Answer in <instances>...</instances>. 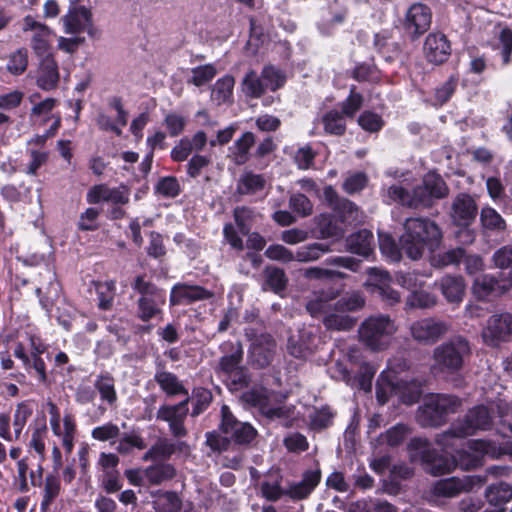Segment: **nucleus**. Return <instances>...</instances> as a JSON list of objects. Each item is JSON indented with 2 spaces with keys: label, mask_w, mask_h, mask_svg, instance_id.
I'll return each instance as SVG.
<instances>
[{
  "label": "nucleus",
  "mask_w": 512,
  "mask_h": 512,
  "mask_svg": "<svg viewBox=\"0 0 512 512\" xmlns=\"http://www.w3.org/2000/svg\"><path fill=\"white\" fill-rule=\"evenodd\" d=\"M421 385L410 373L406 360L394 358L377 380L376 397L381 404H385L392 395L406 404H413L420 398Z\"/></svg>",
  "instance_id": "1"
},
{
  "label": "nucleus",
  "mask_w": 512,
  "mask_h": 512,
  "mask_svg": "<svg viewBox=\"0 0 512 512\" xmlns=\"http://www.w3.org/2000/svg\"><path fill=\"white\" fill-rule=\"evenodd\" d=\"M449 189L443 179L435 173H427L422 183L410 187L407 179L387 188L384 200L399 203L410 208L430 207L435 200L448 195Z\"/></svg>",
  "instance_id": "2"
},
{
  "label": "nucleus",
  "mask_w": 512,
  "mask_h": 512,
  "mask_svg": "<svg viewBox=\"0 0 512 512\" xmlns=\"http://www.w3.org/2000/svg\"><path fill=\"white\" fill-rule=\"evenodd\" d=\"M442 240L439 227L428 219L410 218L404 224V233L400 237L401 248L412 260H418L426 252L437 249Z\"/></svg>",
  "instance_id": "3"
},
{
  "label": "nucleus",
  "mask_w": 512,
  "mask_h": 512,
  "mask_svg": "<svg viewBox=\"0 0 512 512\" xmlns=\"http://www.w3.org/2000/svg\"><path fill=\"white\" fill-rule=\"evenodd\" d=\"M493 416L489 408L479 405L468 411L462 420L454 422L451 428L437 438V443L448 452L454 449L457 442L471 436L480 430H488L491 427Z\"/></svg>",
  "instance_id": "4"
},
{
  "label": "nucleus",
  "mask_w": 512,
  "mask_h": 512,
  "mask_svg": "<svg viewBox=\"0 0 512 512\" xmlns=\"http://www.w3.org/2000/svg\"><path fill=\"white\" fill-rule=\"evenodd\" d=\"M469 354V342L462 336L452 337L434 348L431 372L434 375H453L462 369Z\"/></svg>",
  "instance_id": "5"
},
{
  "label": "nucleus",
  "mask_w": 512,
  "mask_h": 512,
  "mask_svg": "<svg viewBox=\"0 0 512 512\" xmlns=\"http://www.w3.org/2000/svg\"><path fill=\"white\" fill-rule=\"evenodd\" d=\"M338 296V292L332 289L328 291L315 292L307 302L306 308L314 318L322 317L323 323L327 329L349 330L355 324V319L335 309L333 300Z\"/></svg>",
  "instance_id": "6"
},
{
  "label": "nucleus",
  "mask_w": 512,
  "mask_h": 512,
  "mask_svg": "<svg viewBox=\"0 0 512 512\" xmlns=\"http://www.w3.org/2000/svg\"><path fill=\"white\" fill-rule=\"evenodd\" d=\"M504 455L512 457V442L501 446L492 440L474 439L467 441L466 448L457 450L454 459L462 470H472L483 465L485 456L498 459Z\"/></svg>",
  "instance_id": "7"
},
{
  "label": "nucleus",
  "mask_w": 512,
  "mask_h": 512,
  "mask_svg": "<svg viewBox=\"0 0 512 512\" xmlns=\"http://www.w3.org/2000/svg\"><path fill=\"white\" fill-rule=\"evenodd\" d=\"M394 320L387 315H375L365 319L359 327V339L373 351L387 349L397 332Z\"/></svg>",
  "instance_id": "8"
},
{
  "label": "nucleus",
  "mask_w": 512,
  "mask_h": 512,
  "mask_svg": "<svg viewBox=\"0 0 512 512\" xmlns=\"http://www.w3.org/2000/svg\"><path fill=\"white\" fill-rule=\"evenodd\" d=\"M409 453L413 462L421 463L427 472L435 476L450 473L457 467L454 457L448 459L436 455L426 439H413L409 444Z\"/></svg>",
  "instance_id": "9"
},
{
  "label": "nucleus",
  "mask_w": 512,
  "mask_h": 512,
  "mask_svg": "<svg viewBox=\"0 0 512 512\" xmlns=\"http://www.w3.org/2000/svg\"><path fill=\"white\" fill-rule=\"evenodd\" d=\"M460 405V401L444 394H432L424 399L419 408L418 421L422 426H438L444 422L445 417Z\"/></svg>",
  "instance_id": "10"
},
{
  "label": "nucleus",
  "mask_w": 512,
  "mask_h": 512,
  "mask_svg": "<svg viewBox=\"0 0 512 512\" xmlns=\"http://www.w3.org/2000/svg\"><path fill=\"white\" fill-rule=\"evenodd\" d=\"M450 325L441 319L427 317L416 320L409 327L410 335L418 343L432 345L445 336Z\"/></svg>",
  "instance_id": "11"
},
{
  "label": "nucleus",
  "mask_w": 512,
  "mask_h": 512,
  "mask_svg": "<svg viewBox=\"0 0 512 512\" xmlns=\"http://www.w3.org/2000/svg\"><path fill=\"white\" fill-rule=\"evenodd\" d=\"M27 348L30 350V356L26 353V347L23 343H18L13 351L14 356L20 359L23 366L28 370L33 368L40 381L46 379V366L41 355L45 352L46 346L39 337L30 335Z\"/></svg>",
  "instance_id": "12"
},
{
  "label": "nucleus",
  "mask_w": 512,
  "mask_h": 512,
  "mask_svg": "<svg viewBox=\"0 0 512 512\" xmlns=\"http://www.w3.org/2000/svg\"><path fill=\"white\" fill-rule=\"evenodd\" d=\"M486 482V476L470 475L463 478L451 477L437 481L432 487L433 495L452 498L460 493L470 492Z\"/></svg>",
  "instance_id": "13"
},
{
  "label": "nucleus",
  "mask_w": 512,
  "mask_h": 512,
  "mask_svg": "<svg viewBox=\"0 0 512 512\" xmlns=\"http://www.w3.org/2000/svg\"><path fill=\"white\" fill-rule=\"evenodd\" d=\"M483 341L489 346H498L512 338V314L496 313L489 317L482 331Z\"/></svg>",
  "instance_id": "14"
},
{
  "label": "nucleus",
  "mask_w": 512,
  "mask_h": 512,
  "mask_svg": "<svg viewBox=\"0 0 512 512\" xmlns=\"http://www.w3.org/2000/svg\"><path fill=\"white\" fill-rule=\"evenodd\" d=\"M22 30L31 32V48L39 58L52 56L51 44L53 31L45 24L35 20L32 16L23 19Z\"/></svg>",
  "instance_id": "15"
},
{
  "label": "nucleus",
  "mask_w": 512,
  "mask_h": 512,
  "mask_svg": "<svg viewBox=\"0 0 512 512\" xmlns=\"http://www.w3.org/2000/svg\"><path fill=\"white\" fill-rule=\"evenodd\" d=\"M368 278L364 287L371 293H377L382 300L390 305L400 302L401 296L398 291L391 288L392 277L386 270L380 268H370L367 271Z\"/></svg>",
  "instance_id": "16"
},
{
  "label": "nucleus",
  "mask_w": 512,
  "mask_h": 512,
  "mask_svg": "<svg viewBox=\"0 0 512 512\" xmlns=\"http://www.w3.org/2000/svg\"><path fill=\"white\" fill-rule=\"evenodd\" d=\"M221 414L222 421L220 428L225 435V440L232 439L242 444L249 443L255 438L256 430L249 423L237 421L228 406H222Z\"/></svg>",
  "instance_id": "17"
},
{
  "label": "nucleus",
  "mask_w": 512,
  "mask_h": 512,
  "mask_svg": "<svg viewBox=\"0 0 512 512\" xmlns=\"http://www.w3.org/2000/svg\"><path fill=\"white\" fill-rule=\"evenodd\" d=\"M245 403L258 407L260 412L269 419L287 420L290 417V409L284 406H275L263 389H252L242 395Z\"/></svg>",
  "instance_id": "18"
},
{
  "label": "nucleus",
  "mask_w": 512,
  "mask_h": 512,
  "mask_svg": "<svg viewBox=\"0 0 512 512\" xmlns=\"http://www.w3.org/2000/svg\"><path fill=\"white\" fill-rule=\"evenodd\" d=\"M431 19V10L422 3H415L406 12L404 30L410 37L418 38L429 29Z\"/></svg>",
  "instance_id": "19"
},
{
  "label": "nucleus",
  "mask_w": 512,
  "mask_h": 512,
  "mask_svg": "<svg viewBox=\"0 0 512 512\" xmlns=\"http://www.w3.org/2000/svg\"><path fill=\"white\" fill-rule=\"evenodd\" d=\"M478 211L475 200L469 194H458L452 203L451 217L458 226L467 227L476 218Z\"/></svg>",
  "instance_id": "20"
},
{
  "label": "nucleus",
  "mask_w": 512,
  "mask_h": 512,
  "mask_svg": "<svg viewBox=\"0 0 512 512\" xmlns=\"http://www.w3.org/2000/svg\"><path fill=\"white\" fill-rule=\"evenodd\" d=\"M61 21L67 34H78L84 31L90 32L92 15L90 10L84 6H71Z\"/></svg>",
  "instance_id": "21"
},
{
  "label": "nucleus",
  "mask_w": 512,
  "mask_h": 512,
  "mask_svg": "<svg viewBox=\"0 0 512 512\" xmlns=\"http://www.w3.org/2000/svg\"><path fill=\"white\" fill-rule=\"evenodd\" d=\"M188 399L173 406H163L157 412V418L169 423L172 433L177 437L186 435L183 422L188 413Z\"/></svg>",
  "instance_id": "22"
},
{
  "label": "nucleus",
  "mask_w": 512,
  "mask_h": 512,
  "mask_svg": "<svg viewBox=\"0 0 512 512\" xmlns=\"http://www.w3.org/2000/svg\"><path fill=\"white\" fill-rule=\"evenodd\" d=\"M423 50L429 62L441 64L448 59L451 46L444 34L434 32L426 37Z\"/></svg>",
  "instance_id": "23"
},
{
  "label": "nucleus",
  "mask_w": 512,
  "mask_h": 512,
  "mask_svg": "<svg viewBox=\"0 0 512 512\" xmlns=\"http://www.w3.org/2000/svg\"><path fill=\"white\" fill-rule=\"evenodd\" d=\"M50 428L53 435L61 441L66 454H71L74 449L77 433V425L74 416L70 412H66L63 418L50 426Z\"/></svg>",
  "instance_id": "24"
},
{
  "label": "nucleus",
  "mask_w": 512,
  "mask_h": 512,
  "mask_svg": "<svg viewBox=\"0 0 512 512\" xmlns=\"http://www.w3.org/2000/svg\"><path fill=\"white\" fill-rule=\"evenodd\" d=\"M211 296V292L200 286L177 284L171 290L170 304H190L194 301L208 299Z\"/></svg>",
  "instance_id": "25"
},
{
  "label": "nucleus",
  "mask_w": 512,
  "mask_h": 512,
  "mask_svg": "<svg viewBox=\"0 0 512 512\" xmlns=\"http://www.w3.org/2000/svg\"><path fill=\"white\" fill-rule=\"evenodd\" d=\"M321 472L319 469L308 470L303 474L299 482L290 483L286 489V495L294 500L308 497L319 484Z\"/></svg>",
  "instance_id": "26"
},
{
  "label": "nucleus",
  "mask_w": 512,
  "mask_h": 512,
  "mask_svg": "<svg viewBox=\"0 0 512 512\" xmlns=\"http://www.w3.org/2000/svg\"><path fill=\"white\" fill-rule=\"evenodd\" d=\"M276 343L270 335H261L251 345L252 361L260 368L267 366L275 353Z\"/></svg>",
  "instance_id": "27"
},
{
  "label": "nucleus",
  "mask_w": 512,
  "mask_h": 512,
  "mask_svg": "<svg viewBox=\"0 0 512 512\" xmlns=\"http://www.w3.org/2000/svg\"><path fill=\"white\" fill-rule=\"evenodd\" d=\"M59 82L58 65L53 56L41 57L36 76L38 87L43 90H51Z\"/></svg>",
  "instance_id": "28"
},
{
  "label": "nucleus",
  "mask_w": 512,
  "mask_h": 512,
  "mask_svg": "<svg viewBox=\"0 0 512 512\" xmlns=\"http://www.w3.org/2000/svg\"><path fill=\"white\" fill-rule=\"evenodd\" d=\"M508 290V285L504 281H498L489 275H481L477 277L473 283V294L481 300H485L490 296L501 295Z\"/></svg>",
  "instance_id": "29"
},
{
  "label": "nucleus",
  "mask_w": 512,
  "mask_h": 512,
  "mask_svg": "<svg viewBox=\"0 0 512 512\" xmlns=\"http://www.w3.org/2000/svg\"><path fill=\"white\" fill-rule=\"evenodd\" d=\"M313 328H302L297 335H291L288 339L287 349L289 353L296 358H304L313 348L314 343Z\"/></svg>",
  "instance_id": "30"
},
{
  "label": "nucleus",
  "mask_w": 512,
  "mask_h": 512,
  "mask_svg": "<svg viewBox=\"0 0 512 512\" xmlns=\"http://www.w3.org/2000/svg\"><path fill=\"white\" fill-rule=\"evenodd\" d=\"M436 285L449 303L458 304L463 300L466 285L461 276L445 275Z\"/></svg>",
  "instance_id": "31"
},
{
  "label": "nucleus",
  "mask_w": 512,
  "mask_h": 512,
  "mask_svg": "<svg viewBox=\"0 0 512 512\" xmlns=\"http://www.w3.org/2000/svg\"><path fill=\"white\" fill-rule=\"evenodd\" d=\"M325 201L336 211L342 221L352 222L357 220V207L346 199H339L336 191L332 186H326L323 191Z\"/></svg>",
  "instance_id": "32"
},
{
  "label": "nucleus",
  "mask_w": 512,
  "mask_h": 512,
  "mask_svg": "<svg viewBox=\"0 0 512 512\" xmlns=\"http://www.w3.org/2000/svg\"><path fill=\"white\" fill-rule=\"evenodd\" d=\"M223 355L219 362L220 370L225 374L237 372L243 356V349L239 342H224L221 345Z\"/></svg>",
  "instance_id": "33"
},
{
  "label": "nucleus",
  "mask_w": 512,
  "mask_h": 512,
  "mask_svg": "<svg viewBox=\"0 0 512 512\" xmlns=\"http://www.w3.org/2000/svg\"><path fill=\"white\" fill-rule=\"evenodd\" d=\"M152 505L155 512H180L183 502L173 491H156L151 493Z\"/></svg>",
  "instance_id": "34"
},
{
  "label": "nucleus",
  "mask_w": 512,
  "mask_h": 512,
  "mask_svg": "<svg viewBox=\"0 0 512 512\" xmlns=\"http://www.w3.org/2000/svg\"><path fill=\"white\" fill-rule=\"evenodd\" d=\"M373 243V234L366 229L351 234L346 240L347 249L350 252L364 257L372 253Z\"/></svg>",
  "instance_id": "35"
},
{
  "label": "nucleus",
  "mask_w": 512,
  "mask_h": 512,
  "mask_svg": "<svg viewBox=\"0 0 512 512\" xmlns=\"http://www.w3.org/2000/svg\"><path fill=\"white\" fill-rule=\"evenodd\" d=\"M165 303V293L153 296H141L138 300V316L143 321H149L161 313V306Z\"/></svg>",
  "instance_id": "36"
},
{
  "label": "nucleus",
  "mask_w": 512,
  "mask_h": 512,
  "mask_svg": "<svg viewBox=\"0 0 512 512\" xmlns=\"http://www.w3.org/2000/svg\"><path fill=\"white\" fill-rule=\"evenodd\" d=\"M485 497L492 507L504 508L512 500V486L505 482L490 485L486 489Z\"/></svg>",
  "instance_id": "37"
},
{
  "label": "nucleus",
  "mask_w": 512,
  "mask_h": 512,
  "mask_svg": "<svg viewBox=\"0 0 512 512\" xmlns=\"http://www.w3.org/2000/svg\"><path fill=\"white\" fill-rule=\"evenodd\" d=\"M255 142V137L251 132H245L229 148V156L238 165L244 164L249 158V150Z\"/></svg>",
  "instance_id": "38"
},
{
  "label": "nucleus",
  "mask_w": 512,
  "mask_h": 512,
  "mask_svg": "<svg viewBox=\"0 0 512 512\" xmlns=\"http://www.w3.org/2000/svg\"><path fill=\"white\" fill-rule=\"evenodd\" d=\"M234 78L226 75L218 79L211 91V100L217 105L231 103L233 98Z\"/></svg>",
  "instance_id": "39"
},
{
  "label": "nucleus",
  "mask_w": 512,
  "mask_h": 512,
  "mask_svg": "<svg viewBox=\"0 0 512 512\" xmlns=\"http://www.w3.org/2000/svg\"><path fill=\"white\" fill-rule=\"evenodd\" d=\"M493 49L501 56V66L505 67L511 62L512 55V30L502 27L497 33Z\"/></svg>",
  "instance_id": "40"
},
{
  "label": "nucleus",
  "mask_w": 512,
  "mask_h": 512,
  "mask_svg": "<svg viewBox=\"0 0 512 512\" xmlns=\"http://www.w3.org/2000/svg\"><path fill=\"white\" fill-rule=\"evenodd\" d=\"M94 386L102 401L109 405H114L117 401V393L115 390L114 378L108 374H100L97 376Z\"/></svg>",
  "instance_id": "41"
},
{
  "label": "nucleus",
  "mask_w": 512,
  "mask_h": 512,
  "mask_svg": "<svg viewBox=\"0 0 512 512\" xmlns=\"http://www.w3.org/2000/svg\"><path fill=\"white\" fill-rule=\"evenodd\" d=\"M315 231L319 238H341L343 230L340 228L329 215L322 214L316 219Z\"/></svg>",
  "instance_id": "42"
},
{
  "label": "nucleus",
  "mask_w": 512,
  "mask_h": 512,
  "mask_svg": "<svg viewBox=\"0 0 512 512\" xmlns=\"http://www.w3.org/2000/svg\"><path fill=\"white\" fill-rule=\"evenodd\" d=\"M330 251V246L324 243H311L297 249L295 261L310 262L318 260L323 254Z\"/></svg>",
  "instance_id": "43"
},
{
  "label": "nucleus",
  "mask_w": 512,
  "mask_h": 512,
  "mask_svg": "<svg viewBox=\"0 0 512 512\" xmlns=\"http://www.w3.org/2000/svg\"><path fill=\"white\" fill-rule=\"evenodd\" d=\"M480 222L484 229L490 231H503L506 228V222L503 217L489 206L481 209Z\"/></svg>",
  "instance_id": "44"
},
{
  "label": "nucleus",
  "mask_w": 512,
  "mask_h": 512,
  "mask_svg": "<svg viewBox=\"0 0 512 512\" xmlns=\"http://www.w3.org/2000/svg\"><path fill=\"white\" fill-rule=\"evenodd\" d=\"M46 437L47 427L44 419L41 420L38 427L34 429L29 442L30 450H33L38 456L40 461L45 459L46 453Z\"/></svg>",
  "instance_id": "45"
},
{
  "label": "nucleus",
  "mask_w": 512,
  "mask_h": 512,
  "mask_svg": "<svg viewBox=\"0 0 512 512\" xmlns=\"http://www.w3.org/2000/svg\"><path fill=\"white\" fill-rule=\"evenodd\" d=\"M155 380L161 389L169 395L187 394L177 377L170 372L161 371L156 373Z\"/></svg>",
  "instance_id": "46"
},
{
  "label": "nucleus",
  "mask_w": 512,
  "mask_h": 512,
  "mask_svg": "<svg viewBox=\"0 0 512 512\" xmlns=\"http://www.w3.org/2000/svg\"><path fill=\"white\" fill-rule=\"evenodd\" d=\"M437 297L426 291H413L406 299L407 308L429 309L436 305Z\"/></svg>",
  "instance_id": "47"
},
{
  "label": "nucleus",
  "mask_w": 512,
  "mask_h": 512,
  "mask_svg": "<svg viewBox=\"0 0 512 512\" xmlns=\"http://www.w3.org/2000/svg\"><path fill=\"white\" fill-rule=\"evenodd\" d=\"M266 90L264 81L254 71L246 74L242 81V91L249 97L258 98Z\"/></svg>",
  "instance_id": "48"
},
{
  "label": "nucleus",
  "mask_w": 512,
  "mask_h": 512,
  "mask_svg": "<svg viewBox=\"0 0 512 512\" xmlns=\"http://www.w3.org/2000/svg\"><path fill=\"white\" fill-rule=\"evenodd\" d=\"M322 122L325 131L329 134L342 135L346 130L345 119L337 110L327 112L323 116Z\"/></svg>",
  "instance_id": "49"
},
{
  "label": "nucleus",
  "mask_w": 512,
  "mask_h": 512,
  "mask_svg": "<svg viewBox=\"0 0 512 512\" xmlns=\"http://www.w3.org/2000/svg\"><path fill=\"white\" fill-rule=\"evenodd\" d=\"M175 475V469L170 464L154 465L145 470V476L152 484H159L164 480L171 479Z\"/></svg>",
  "instance_id": "50"
},
{
  "label": "nucleus",
  "mask_w": 512,
  "mask_h": 512,
  "mask_svg": "<svg viewBox=\"0 0 512 512\" xmlns=\"http://www.w3.org/2000/svg\"><path fill=\"white\" fill-rule=\"evenodd\" d=\"M61 483L58 475L48 474L44 482V494L41 506L47 508L60 494Z\"/></svg>",
  "instance_id": "51"
},
{
  "label": "nucleus",
  "mask_w": 512,
  "mask_h": 512,
  "mask_svg": "<svg viewBox=\"0 0 512 512\" xmlns=\"http://www.w3.org/2000/svg\"><path fill=\"white\" fill-rule=\"evenodd\" d=\"M33 407L29 403H20L14 412L13 416V428L14 438L18 439L21 432L26 425L28 418L32 415Z\"/></svg>",
  "instance_id": "52"
},
{
  "label": "nucleus",
  "mask_w": 512,
  "mask_h": 512,
  "mask_svg": "<svg viewBox=\"0 0 512 512\" xmlns=\"http://www.w3.org/2000/svg\"><path fill=\"white\" fill-rule=\"evenodd\" d=\"M262 79L266 90L275 91L284 85L286 77L279 69L267 66L262 71Z\"/></svg>",
  "instance_id": "53"
},
{
  "label": "nucleus",
  "mask_w": 512,
  "mask_h": 512,
  "mask_svg": "<svg viewBox=\"0 0 512 512\" xmlns=\"http://www.w3.org/2000/svg\"><path fill=\"white\" fill-rule=\"evenodd\" d=\"M335 303V309L341 312L357 311L364 307L365 299L359 292H352Z\"/></svg>",
  "instance_id": "54"
},
{
  "label": "nucleus",
  "mask_w": 512,
  "mask_h": 512,
  "mask_svg": "<svg viewBox=\"0 0 512 512\" xmlns=\"http://www.w3.org/2000/svg\"><path fill=\"white\" fill-rule=\"evenodd\" d=\"M146 447L144 440L135 432L124 434L117 446V451L122 454H127L133 449L142 450Z\"/></svg>",
  "instance_id": "55"
},
{
  "label": "nucleus",
  "mask_w": 512,
  "mask_h": 512,
  "mask_svg": "<svg viewBox=\"0 0 512 512\" xmlns=\"http://www.w3.org/2000/svg\"><path fill=\"white\" fill-rule=\"evenodd\" d=\"M96 291L99 299V307L104 310L109 309L113 303L115 295V282H99L96 284Z\"/></svg>",
  "instance_id": "56"
},
{
  "label": "nucleus",
  "mask_w": 512,
  "mask_h": 512,
  "mask_svg": "<svg viewBox=\"0 0 512 512\" xmlns=\"http://www.w3.org/2000/svg\"><path fill=\"white\" fill-rule=\"evenodd\" d=\"M379 247L382 254L390 261L400 260V249L389 234L379 233Z\"/></svg>",
  "instance_id": "57"
},
{
  "label": "nucleus",
  "mask_w": 512,
  "mask_h": 512,
  "mask_svg": "<svg viewBox=\"0 0 512 512\" xmlns=\"http://www.w3.org/2000/svg\"><path fill=\"white\" fill-rule=\"evenodd\" d=\"M265 186V179L258 174L245 173L239 183V190L242 193H256Z\"/></svg>",
  "instance_id": "58"
},
{
  "label": "nucleus",
  "mask_w": 512,
  "mask_h": 512,
  "mask_svg": "<svg viewBox=\"0 0 512 512\" xmlns=\"http://www.w3.org/2000/svg\"><path fill=\"white\" fill-rule=\"evenodd\" d=\"M266 282L264 288H270L274 292H279L284 289L287 279L283 270L279 268H267L265 271Z\"/></svg>",
  "instance_id": "59"
},
{
  "label": "nucleus",
  "mask_w": 512,
  "mask_h": 512,
  "mask_svg": "<svg viewBox=\"0 0 512 512\" xmlns=\"http://www.w3.org/2000/svg\"><path fill=\"white\" fill-rule=\"evenodd\" d=\"M465 255L461 248L449 250L443 254L433 255L430 259L431 265L434 267H443L458 263Z\"/></svg>",
  "instance_id": "60"
},
{
  "label": "nucleus",
  "mask_w": 512,
  "mask_h": 512,
  "mask_svg": "<svg viewBox=\"0 0 512 512\" xmlns=\"http://www.w3.org/2000/svg\"><path fill=\"white\" fill-rule=\"evenodd\" d=\"M359 126L368 132H378L382 129L384 121L382 117L371 111H364L358 118Z\"/></svg>",
  "instance_id": "61"
},
{
  "label": "nucleus",
  "mask_w": 512,
  "mask_h": 512,
  "mask_svg": "<svg viewBox=\"0 0 512 512\" xmlns=\"http://www.w3.org/2000/svg\"><path fill=\"white\" fill-rule=\"evenodd\" d=\"M28 65V52L26 49L21 48L18 49L16 52L11 54L8 63L7 68L8 70L15 74L19 75L22 74Z\"/></svg>",
  "instance_id": "62"
},
{
  "label": "nucleus",
  "mask_w": 512,
  "mask_h": 512,
  "mask_svg": "<svg viewBox=\"0 0 512 512\" xmlns=\"http://www.w3.org/2000/svg\"><path fill=\"white\" fill-rule=\"evenodd\" d=\"M191 72V82L195 86H202L215 77L217 70L214 65L206 64L193 68Z\"/></svg>",
  "instance_id": "63"
},
{
  "label": "nucleus",
  "mask_w": 512,
  "mask_h": 512,
  "mask_svg": "<svg viewBox=\"0 0 512 512\" xmlns=\"http://www.w3.org/2000/svg\"><path fill=\"white\" fill-rule=\"evenodd\" d=\"M120 435V428L111 422L105 423L101 426L95 427L91 436L93 439L98 441H110L117 438Z\"/></svg>",
  "instance_id": "64"
}]
</instances>
